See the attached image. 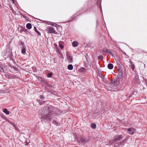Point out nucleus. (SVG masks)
Wrapping results in <instances>:
<instances>
[{
  "mask_svg": "<svg viewBox=\"0 0 147 147\" xmlns=\"http://www.w3.org/2000/svg\"><path fill=\"white\" fill-rule=\"evenodd\" d=\"M103 57L102 55H100L98 57V60H102Z\"/></svg>",
  "mask_w": 147,
  "mask_h": 147,
  "instance_id": "obj_17",
  "label": "nucleus"
},
{
  "mask_svg": "<svg viewBox=\"0 0 147 147\" xmlns=\"http://www.w3.org/2000/svg\"><path fill=\"white\" fill-rule=\"evenodd\" d=\"M78 42L76 41H74L72 42V46L73 47H76L78 46Z\"/></svg>",
  "mask_w": 147,
  "mask_h": 147,
  "instance_id": "obj_11",
  "label": "nucleus"
},
{
  "mask_svg": "<svg viewBox=\"0 0 147 147\" xmlns=\"http://www.w3.org/2000/svg\"><path fill=\"white\" fill-rule=\"evenodd\" d=\"M27 142H28V140H27Z\"/></svg>",
  "mask_w": 147,
  "mask_h": 147,
  "instance_id": "obj_35",
  "label": "nucleus"
},
{
  "mask_svg": "<svg viewBox=\"0 0 147 147\" xmlns=\"http://www.w3.org/2000/svg\"><path fill=\"white\" fill-rule=\"evenodd\" d=\"M38 102H39V104L40 105H41L42 104V103L43 102H43L41 100H39L38 101Z\"/></svg>",
  "mask_w": 147,
  "mask_h": 147,
  "instance_id": "obj_24",
  "label": "nucleus"
},
{
  "mask_svg": "<svg viewBox=\"0 0 147 147\" xmlns=\"http://www.w3.org/2000/svg\"><path fill=\"white\" fill-rule=\"evenodd\" d=\"M127 131L129 134H130L131 135H133L134 134L136 130L134 128H131L128 129Z\"/></svg>",
  "mask_w": 147,
  "mask_h": 147,
  "instance_id": "obj_7",
  "label": "nucleus"
},
{
  "mask_svg": "<svg viewBox=\"0 0 147 147\" xmlns=\"http://www.w3.org/2000/svg\"><path fill=\"white\" fill-rule=\"evenodd\" d=\"M59 47L61 49H63V48L64 47L61 44H59Z\"/></svg>",
  "mask_w": 147,
  "mask_h": 147,
  "instance_id": "obj_29",
  "label": "nucleus"
},
{
  "mask_svg": "<svg viewBox=\"0 0 147 147\" xmlns=\"http://www.w3.org/2000/svg\"><path fill=\"white\" fill-rule=\"evenodd\" d=\"M131 66L133 70H134V65L133 64H131Z\"/></svg>",
  "mask_w": 147,
  "mask_h": 147,
  "instance_id": "obj_25",
  "label": "nucleus"
},
{
  "mask_svg": "<svg viewBox=\"0 0 147 147\" xmlns=\"http://www.w3.org/2000/svg\"><path fill=\"white\" fill-rule=\"evenodd\" d=\"M108 52V50L107 49H104L102 50V52L103 53H107Z\"/></svg>",
  "mask_w": 147,
  "mask_h": 147,
  "instance_id": "obj_19",
  "label": "nucleus"
},
{
  "mask_svg": "<svg viewBox=\"0 0 147 147\" xmlns=\"http://www.w3.org/2000/svg\"><path fill=\"white\" fill-rule=\"evenodd\" d=\"M91 127L93 128H94L96 127V125L94 123H92L91 125Z\"/></svg>",
  "mask_w": 147,
  "mask_h": 147,
  "instance_id": "obj_20",
  "label": "nucleus"
},
{
  "mask_svg": "<svg viewBox=\"0 0 147 147\" xmlns=\"http://www.w3.org/2000/svg\"><path fill=\"white\" fill-rule=\"evenodd\" d=\"M52 123L54 124H55L57 126L59 125L57 122L55 120H53Z\"/></svg>",
  "mask_w": 147,
  "mask_h": 147,
  "instance_id": "obj_18",
  "label": "nucleus"
},
{
  "mask_svg": "<svg viewBox=\"0 0 147 147\" xmlns=\"http://www.w3.org/2000/svg\"><path fill=\"white\" fill-rule=\"evenodd\" d=\"M40 98L42 100H43L44 98V97L43 95H41L40 96Z\"/></svg>",
  "mask_w": 147,
  "mask_h": 147,
  "instance_id": "obj_31",
  "label": "nucleus"
},
{
  "mask_svg": "<svg viewBox=\"0 0 147 147\" xmlns=\"http://www.w3.org/2000/svg\"><path fill=\"white\" fill-rule=\"evenodd\" d=\"M119 83V81L117 80H116L113 82L110 83L109 85V90L112 91H117V89H116L115 87L117 86Z\"/></svg>",
  "mask_w": 147,
  "mask_h": 147,
  "instance_id": "obj_2",
  "label": "nucleus"
},
{
  "mask_svg": "<svg viewBox=\"0 0 147 147\" xmlns=\"http://www.w3.org/2000/svg\"><path fill=\"white\" fill-rule=\"evenodd\" d=\"M134 80H135L136 81V82H138L139 80H138V76L136 75L134 78Z\"/></svg>",
  "mask_w": 147,
  "mask_h": 147,
  "instance_id": "obj_16",
  "label": "nucleus"
},
{
  "mask_svg": "<svg viewBox=\"0 0 147 147\" xmlns=\"http://www.w3.org/2000/svg\"><path fill=\"white\" fill-rule=\"evenodd\" d=\"M24 31L25 32H28V30L26 29H24Z\"/></svg>",
  "mask_w": 147,
  "mask_h": 147,
  "instance_id": "obj_33",
  "label": "nucleus"
},
{
  "mask_svg": "<svg viewBox=\"0 0 147 147\" xmlns=\"http://www.w3.org/2000/svg\"><path fill=\"white\" fill-rule=\"evenodd\" d=\"M34 28L35 32L38 33V36H40L41 35L40 33L37 30L36 27H34Z\"/></svg>",
  "mask_w": 147,
  "mask_h": 147,
  "instance_id": "obj_14",
  "label": "nucleus"
},
{
  "mask_svg": "<svg viewBox=\"0 0 147 147\" xmlns=\"http://www.w3.org/2000/svg\"><path fill=\"white\" fill-rule=\"evenodd\" d=\"M85 70H86V69L85 68H84V67H82V68H81L80 69V70L81 71L83 72V71H84Z\"/></svg>",
  "mask_w": 147,
  "mask_h": 147,
  "instance_id": "obj_21",
  "label": "nucleus"
},
{
  "mask_svg": "<svg viewBox=\"0 0 147 147\" xmlns=\"http://www.w3.org/2000/svg\"><path fill=\"white\" fill-rule=\"evenodd\" d=\"M47 30L49 33H53L55 34H57V32L55 31L54 28L53 27H48L47 28Z\"/></svg>",
  "mask_w": 147,
  "mask_h": 147,
  "instance_id": "obj_5",
  "label": "nucleus"
},
{
  "mask_svg": "<svg viewBox=\"0 0 147 147\" xmlns=\"http://www.w3.org/2000/svg\"><path fill=\"white\" fill-rule=\"evenodd\" d=\"M3 112L7 115H9L10 114L9 112L6 109H5L3 111Z\"/></svg>",
  "mask_w": 147,
  "mask_h": 147,
  "instance_id": "obj_12",
  "label": "nucleus"
},
{
  "mask_svg": "<svg viewBox=\"0 0 147 147\" xmlns=\"http://www.w3.org/2000/svg\"><path fill=\"white\" fill-rule=\"evenodd\" d=\"M52 75V73H50L48 74L47 77L48 78H50L51 77V76Z\"/></svg>",
  "mask_w": 147,
  "mask_h": 147,
  "instance_id": "obj_22",
  "label": "nucleus"
},
{
  "mask_svg": "<svg viewBox=\"0 0 147 147\" xmlns=\"http://www.w3.org/2000/svg\"><path fill=\"white\" fill-rule=\"evenodd\" d=\"M80 141L82 143L84 144L88 142L90 140V138L88 137H80Z\"/></svg>",
  "mask_w": 147,
  "mask_h": 147,
  "instance_id": "obj_3",
  "label": "nucleus"
},
{
  "mask_svg": "<svg viewBox=\"0 0 147 147\" xmlns=\"http://www.w3.org/2000/svg\"><path fill=\"white\" fill-rule=\"evenodd\" d=\"M32 27V25L30 23H28L26 25V27L28 29H30Z\"/></svg>",
  "mask_w": 147,
  "mask_h": 147,
  "instance_id": "obj_10",
  "label": "nucleus"
},
{
  "mask_svg": "<svg viewBox=\"0 0 147 147\" xmlns=\"http://www.w3.org/2000/svg\"><path fill=\"white\" fill-rule=\"evenodd\" d=\"M13 126L14 127H15V129L17 131H18V127L17 125H15V124H14Z\"/></svg>",
  "mask_w": 147,
  "mask_h": 147,
  "instance_id": "obj_27",
  "label": "nucleus"
},
{
  "mask_svg": "<svg viewBox=\"0 0 147 147\" xmlns=\"http://www.w3.org/2000/svg\"><path fill=\"white\" fill-rule=\"evenodd\" d=\"M73 66L72 65L69 64L67 66V68L68 69L71 70L73 69Z\"/></svg>",
  "mask_w": 147,
  "mask_h": 147,
  "instance_id": "obj_13",
  "label": "nucleus"
},
{
  "mask_svg": "<svg viewBox=\"0 0 147 147\" xmlns=\"http://www.w3.org/2000/svg\"><path fill=\"white\" fill-rule=\"evenodd\" d=\"M20 44H21L22 47H21L22 49V53L23 54H25V53L26 52V49L24 47V43L21 41L20 42Z\"/></svg>",
  "mask_w": 147,
  "mask_h": 147,
  "instance_id": "obj_8",
  "label": "nucleus"
},
{
  "mask_svg": "<svg viewBox=\"0 0 147 147\" xmlns=\"http://www.w3.org/2000/svg\"><path fill=\"white\" fill-rule=\"evenodd\" d=\"M48 86L49 87H52V86L49 84H48Z\"/></svg>",
  "mask_w": 147,
  "mask_h": 147,
  "instance_id": "obj_34",
  "label": "nucleus"
},
{
  "mask_svg": "<svg viewBox=\"0 0 147 147\" xmlns=\"http://www.w3.org/2000/svg\"><path fill=\"white\" fill-rule=\"evenodd\" d=\"M4 70L3 68H2L1 67V72H3Z\"/></svg>",
  "mask_w": 147,
  "mask_h": 147,
  "instance_id": "obj_32",
  "label": "nucleus"
},
{
  "mask_svg": "<svg viewBox=\"0 0 147 147\" xmlns=\"http://www.w3.org/2000/svg\"><path fill=\"white\" fill-rule=\"evenodd\" d=\"M30 141L29 140H28V142H27V139L26 140V141L25 142V143H26L25 144L26 145H28V144L30 143Z\"/></svg>",
  "mask_w": 147,
  "mask_h": 147,
  "instance_id": "obj_23",
  "label": "nucleus"
},
{
  "mask_svg": "<svg viewBox=\"0 0 147 147\" xmlns=\"http://www.w3.org/2000/svg\"><path fill=\"white\" fill-rule=\"evenodd\" d=\"M107 67L109 69H113V65L112 64L110 63L108 64Z\"/></svg>",
  "mask_w": 147,
  "mask_h": 147,
  "instance_id": "obj_9",
  "label": "nucleus"
},
{
  "mask_svg": "<svg viewBox=\"0 0 147 147\" xmlns=\"http://www.w3.org/2000/svg\"><path fill=\"white\" fill-rule=\"evenodd\" d=\"M115 143V142H114V141H113V140L112 141H109V144H114V143Z\"/></svg>",
  "mask_w": 147,
  "mask_h": 147,
  "instance_id": "obj_26",
  "label": "nucleus"
},
{
  "mask_svg": "<svg viewBox=\"0 0 147 147\" xmlns=\"http://www.w3.org/2000/svg\"><path fill=\"white\" fill-rule=\"evenodd\" d=\"M9 122L13 126L15 124L11 122L10 121H9Z\"/></svg>",
  "mask_w": 147,
  "mask_h": 147,
  "instance_id": "obj_30",
  "label": "nucleus"
},
{
  "mask_svg": "<svg viewBox=\"0 0 147 147\" xmlns=\"http://www.w3.org/2000/svg\"><path fill=\"white\" fill-rule=\"evenodd\" d=\"M42 110V111L40 113V116L41 121L43 123L52 122L53 117L58 115L57 108L51 105H48L45 109H43Z\"/></svg>",
  "mask_w": 147,
  "mask_h": 147,
  "instance_id": "obj_1",
  "label": "nucleus"
},
{
  "mask_svg": "<svg viewBox=\"0 0 147 147\" xmlns=\"http://www.w3.org/2000/svg\"><path fill=\"white\" fill-rule=\"evenodd\" d=\"M107 53H108L109 54H110V55H111V56H113V53H112L109 50H108V52H107Z\"/></svg>",
  "mask_w": 147,
  "mask_h": 147,
  "instance_id": "obj_28",
  "label": "nucleus"
},
{
  "mask_svg": "<svg viewBox=\"0 0 147 147\" xmlns=\"http://www.w3.org/2000/svg\"><path fill=\"white\" fill-rule=\"evenodd\" d=\"M123 76V74L121 72H119V73L118 77L119 78H121Z\"/></svg>",
  "mask_w": 147,
  "mask_h": 147,
  "instance_id": "obj_15",
  "label": "nucleus"
},
{
  "mask_svg": "<svg viewBox=\"0 0 147 147\" xmlns=\"http://www.w3.org/2000/svg\"><path fill=\"white\" fill-rule=\"evenodd\" d=\"M66 55L68 61L69 63H72L73 62L72 57L69 55L68 53H67Z\"/></svg>",
  "mask_w": 147,
  "mask_h": 147,
  "instance_id": "obj_6",
  "label": "nucleus"
},
{
  "mask_svg": "<svg viewBox=\"0 0 147 147\" xmlns=\"http://www.w3.org/2000/svg\"><path fill=\"white\" fill-rule=\"evenodd\" d=\"M122 139V135H117L115 136L113 139V141L115 142V143L121 140Z\"/></svg>",
  "mask_w": 147,
  "mask_h": 147,
  "instance_id": "obj_4",
  "label": "nucleus"
}]
</instances>
